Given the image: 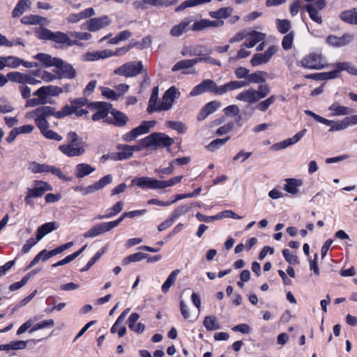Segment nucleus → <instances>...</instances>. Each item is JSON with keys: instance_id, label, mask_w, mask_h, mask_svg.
I'll list each match as a JSON object with an SVG mask.
<instances>
[{"instance_id": "obj_64", "label": "nucleus", "mask_w": 357, "mask_h": 357, "mask_svg": "<svg viewBox=\"0 0 357 357\" xmlns=\"http://www.w3.org/2000/svg\"><path fill=\"white\" fill-rule=\"evenodd\" d=\"M50 96H59L63 92L62 87L54 85L45 86Z\"/></svg>"}, {"instance_id": "obj_42", "label": "nucleus", "mask_w": 357, "mask_h": 357, "mask_svg": "<svg viewBox=\"0 0 357 357\" xmlns=\"http://www.w3.org/2000/svg\"><path fill=\"white\" fill-rule=\"evenodd\" d=\"M267 75V73L265 71H256L253 73L250 74L248 79L246 82H249V84L250 83H264L266 82L264 76Z\"/></svg>"}, {"instance_id": "obj_16", "label": "nucleus", "mask_w": 357, "mask_h": 357, "mask_svg": "<svg viewBox=\"0 0 357 357\" xmlns=\"http://www.w3.org/2000/svg\"><path fill=\"white\" fill-rule=\"evenodd\" d=\"M192 20L190 18H185L179 24L174 25L170 30V34L174 37H179L191 29L190 24Z\"/></svg>"}, {"instance_id": "obj_41", "label": "nucleus", "mask_w": 357, "mask_h": 357, "mask_svg": "<svg viewBox=\"0 0 357 357\" xmlns=\"http://www.w3.org/2000/svg\"><path fill=\"white\" fill-rule=\"evenodd\" d=\"M33 96L38 97V100L42 102V105H45L47 103H52L49 100V95L45 86H43L35 91L33 93Z\"/></svg>"}, {"instance_id": "obj_30", "label": "nucleus", "mask_w": 357, "mask_h": 357, "mask_svg": "<svg viewBox=\"0 0 357 357\" xmlns=\"http://www.w3.org/2000/svg\"><path fill=\"white\" fill-rule=\"evenodd\" d=\"M302 184L301 181L296 178L286 179V184L284 186V190L291 195H296L298 192V187Z\"/></svg>"}, {"instance_id": "obj_2", "label": "nucleus", "mask_w": 357, "mask_h": 357, "mask_svg": "<svg viewBox=\"0 0 357 357\" xmlns=\"http://www.w3.org/2000/svg\"><path fill=\"white\" fill-rule=\"evenodd\" d=\"M183 176H177L166 181H160L154 178L148 176H141L135 178L131 181V185H136L141 188H148L151 190L165 189L172 187L181 181Z\"/></svg>"}, {"instance_id": "obj_26", "label": "nucleus", "mask_w": 357, "mask_h": 357, "mask_svg": "<svg viewBox=\"0 0 357 357\" xmlns=\"http://www.w3.org/2000/svg\"><path fill=\"white\" fill-rule=\"evenodd\" d=\"M56 229L55 223L53 222L45 223L39 227L36 231V239L40 241L46 234Z\"/></svg>"}, {"instance_id": "obj_7", "label": "nucleus", "mask_w": 357, "mask_h": 357, "mask_svg": "<svg viewBox=\"0 0 357 357\" xmlns=\"http://www.w3.org/2000/svg\"><path fill=\"white\" fill-rule=\"evenodd\" d=\"M210 92L217 95H220V86L212 79H204L199 84L195 86L191 92L190 96H197L202 93Z\"/></svg>"}, {"instance_id": "obj_52", "label": "nucleus", "mask_w": 357, "mask_h": 357, "mask_svg": "<svg viewBox=\"0 0 357 357\" xmlns=\"http://www.w3.org/2000/svg\"><path fill=\"white\" fill-rule=\"evenodd\" d=\"M48 165L40 164L36 162H32L29 165V169L35 174L47 172Z\"/></svg>"}, {"instance_id": "obj_38", "label": "nucleus", "mask_w": 357, "mask_h": 357, "mask_svg": "<svg viewBox=\"0 0 357 357\" xmlns=\"http://www.w3.org/2000/svg\"><path fill=\"white\" fill-rule=\"evenodd\" d=\"M158 92V86H155L152 90L151 95L149 101V106L147 107V112L149 113H152L153 112L156 111V108L158 105H157Z\"/></svg>"}, {"instance_id": "obj_1", "label": "nucleus", "mask_w": 357, "mask_h": 357, "mask_svg": "<svg viewBox=\"0 0 357 357\" xmlns=\"http://www.w3.org/2000/svg\"><path fill=\"white\" fill-rule=\"evenodd\" d=\"M70 108L68 105H65L61 110L56 111V108L52 106L42 105L32 110L29 113L30 117L35 118V123L38 128H41L49 125L47 118L54 116L56 119H63L65 116L70 115Z\"/></svg>"}, {"instance_id": "obj_28", "label": "nucleus", "mask_w": 357, "mask_h": 357, "mask_svg": "<svg viewBox=\"0 0 357 357\" xmlns=\"http://www.w3.org/2000/svg\"><path fill=\"white\" fill-rule=\"evenodd\" d=\"M95 171V168L87 163L78 164L76 166L75 176L77 178H83Z\"/></svg>"}, {"instance_id": "obj_33", "label": "nucleus", "mask_w": 357, "mask_h": 357, "mask_svg": "<svg viewBox=\"0 0 357 357\" xmlns=\"http://www.w3.org/2000/svg\"><path fill=\"white\" fill-rule=\"evenodd\" d=\"M180 272L181 271L179 269H175L169 274L167 280L162 285L161 289L163 293L166 294L169 291L170 287L175 283L177 276Z\"/></svg>"}, {"instance_id": "obj_57", "label": "nucleus", "mask_w": 357, "mask_h": 357, "mask_svg": "<svg viewBox=\"0 0 357 357\" xmlns=\"http://www.w3.org/2000/svg\"><path fill=\"white\" fill-rule=\"evenodd\" d=\"M268 61L263 53H257L253 55L250 63L253 66H257L262 63H266Z\"/></svg>"}, {"instance_id": "obj_11", "label": "nucleus", "mask_w": 357, "mask_h": 357, "mask_svg": "<svg viewBox=\"0 0 357 357\" xmlns=\"http://www.w3.org/2000/svg\"><path fill=\"white\" fill-rule=\"evenodd\" d=\"M110 23L111 20L107 15L91 18L86 22V29L91 32L98 31L109 25Z\"/></svg>"}, {"instance_id": "obj_10", "label": "nucleus", "mask_w": 357, "mask_h": 357, "mask_svg": "<svg viewBox=\"0 0 357 357\" xmlns=\"http://www.w3.org/2000/svg\"><path fill=\"white\" fill-rule=\"evenodd\" d=\"M301 65L309 69H322L326 66L322 55L317 53H312L304 57Z\"/></svg>"}, {"instance_id": "obj_54", "label": "nucleus", "mask_w": 357, "mask_h": 357, "mask_svg": "<svg viewBox=\"0 0 357 357\" xmlns=\"http://www.w3.org/2000/svg\"><path fill=\"white\" fill-rule=\"evenodd\" d=\"M71 105H68L70 108V114H73V110L81 108L82 106L88 104V100L85 98H75L70 101Z\"/></svg>"}, {"instance_id": "obj_29", "label": "nucleus", "mask_w": 357, "mask_h": 357, "mask_svg": "<svg viewBox=\"0 0 357 357\" xmlns=\"http://www.w3.org/2000/svg\"><path fill=\"white\" fill-rule=\"evenodd\" d=\"M206 52V51L204 50L202 46L195 45L185 47L182 50L181 54L183 56H193L204 55Z\"/></svg>"}, {"instance_id": "obj_27", "label": "nucleus", "mask_w": 357, "mask_h": 357, "mask_svg": "<svg viewBox=\"0 0 357 357\" xmlns=\"http://www.w3.org/2000/svg\"><path fill=\"white\" fill-rule=\"evenodd\" d=\"M111 114L114 117L113 123L114 126L117 127L125 126L127 124L128 121H129L128 116L126 114L119 110L114 109L111 112Z\"/></svg>"}, {"instance_id": "obj_48", "label": "nucleus", "mask_w": 357, "mask_h": 357, "mask_svg": "<svg viewBox=\"0 0 357 357\" xmlns=\"http://www.w3.org/2000/svg\"><path fill=\"white\" fill-rule=\"evenodd\" d=\"M120 149L121 151L115 153V157L113 158L114 160H123L130 158L132 153L130 149V145H123Z\"/></svg>"}, {"instance_id": "obj_55", "label": "nucleus", "mask_w": 357, "mask_h": 357, "mask_svg": "<svg viewBox=\"0 0 357 357\" xmlns=\"http://www.w3.org/2000/svg\"><path fill=\"white\" fill-rule=\"evenodd\" d=\"M167 126L173 130L178 131L179 133H185L187 130V127L181 121H169L167 122Z\"/></svg>"}, {"instance_id": "obj_63", "label": "nucleus", "mask_w": 357, "mask_h": 357, "mask_svg": "<svg viewBox=\"0 0 357 357\" xmlns=\"http://www.w3.org/2000/svg\"><path fill=\"white\" fill-rule=\"evenodd\" d=\"M282 255L285 260L289 264L295 265L299 263L297 256L292 255L288 249L283 250Z\"/></svg>"}, {"instance_id": "obj_51", "label": "nucleus", "mask_w": 357, "mask_h": 357, "mask_svg": "<svg viewBox=\"0 0 357 357\" xmlns=\"http://www.w3.org/2000/svg\"><path fill=\"white\" fill-rule=\"evenodd\" d=\"M278 30L280 33H287L291 29V22L288 20H276Z\"/></svg>"}, {"instance_id": "obj_59", "label": "nucleus", "mask_w": 357, "mask_h": 357, "mask_svg": "<svg viewBox=\"0 0 357 357\" xmlns=\"http://www.w3.org/2000/svg\"><path fill=\"white\" fill-rule=\"evenodd\" d=\"M294 34L293 32H290L284 36L282 41V46L284 50H288L291 48L293 41H294Z\"/></svg>"}, {"instance_id": "obj_62", "label": "nucleus", "mask_w": 357, "mask_h": 357, "mask_svg": "<svg viewBox=\"0 0 357 357\" xmlns=\"http://www.w3.org/2000/svg\"><path fill=\"white\" fill-rule=\"evenodd\" d=\"M102 95L111 100H118L119 99L115 90L108 87H103L102 89Z\"/></svg>"}, {"instance_id": "obj_24", "label": "nucleus", "mask_w": 357, "mask_h": 357, "mask_svg": "<svg viewBox=\"0 0 357 357\" xmlns=\"http://www.w3.org/2000/svg\"><path fill=\"white\" fill-rule=\"evenodd\" d=\"M248 85L249 82H247L246 81H231L224 85L220 86V95H222L227 91L241 89Z\"/></svg>"}, {"instance_id": "obj_36", "label": "nucleus", "mask_w": 357, "mask_h": 357, "mask_svg": "<svg viewBox=\"0 0 357 357\" xmlns=\"http://www.w3.org/2000/svg\"><path fill=\"white\" fill-rule=\"evenodd\" d=\"M233 9L230 7H224L221 8L218 10L211 11L209 13V15L213 19H222V18H227L232 13Z\"/></svg>"}, {"instance_id": "obj_25", "label": "nucleus", "mask_w": 357, "mask_h": 357, "mask_svg": "<svg viewBox=\"0 0 357 357\" xmlns=\"http://www.w3.org/2000/svg\"><path fill=\"white\" fill-rule=\"evenodd\" d=\"M20 22L24 24H46L47 20L45 17L37 15H29L21 18Z\"/></svg>"}, {"instance_id": "obj_9", "label": "nucleus", "mask_w": 357, "mask_h": 357, "mask_svg": "<svg viewBox=\"0 0 357 357\" xmlns=\"http://www.w3.org/2000/svg\"><path fill=\"white\" fill-rule=\"evenodd\" d=\"M178 95L179 92L175 86L170 87L164 93L161 102L158 104L156 108V112L167 111L170 109Z\"/></svg>"}, {"instance_id": "obj_49", "label": "nucleus", "mask_w": 357, "mask_h": 357, "mask_svg": "<svg viewBox=\"0 0 357 357\" xmlns=\"http://www.w3.org/2000/svg\"><path fill=\"white\" fill-rule=\"evenodd\" d=\"M328 121H331V123L326 124V125L331 126V128L329 129V132L339 131V130H344L348 128L344 119L338 122H336L333 120H329V119H328Z\"/></svg>"}, {"instance_id": "obj_15", "label": "nucleus", "mask_w": 357, "mask_h": 357, "mask_svg": "<svg viewBox=\"0 0 357 357\" xmlns=\"http://www.w3.org/2000/svg\"><path fill=\"white\" fill-rule=\"evenodd\" d=\"M307 130L305 128L302 129L300 132H297L294 136L291 138L284 139L279 143H276L272 146V148L278 151L284 149L292 144L297 143L305 135Z\"/></svg>"}, {"instance_id": "obj_18", "label": "nucleus", "mask_w": 357, "mask_h": 357, "mask_svg": "<svg viewBox=\"0 0 357 357\" xmlns=\"http://www.w3.org/2000/svg\"><path fill=\"white\" fill-rule=\"evenodd\" d=\"M110 230H112V229L108 222L100 223L91 227L84 233V237L86 238H94Z\"/></svg>"}, {"instance_id": "obj_12", "label": "nucleus", "mask_w": 357, "mask_h": 357, "mask_svg": "<svg viewBox=\"0 0 357 357\" xmlns=\"http://www.w3.org/2000/svg\"><path fill=\"white\" fill-rule=\"evenodd\" d=\"M52 190V187L48 183L43 181H35L33 188H29L27 193L34 198H38L42 197L45 192L51 191Z\"/></svg>"}, {"instance_id": "obj_39", "label": "nucleus", "mask_w": 357, "mask_h": 357, "mask_svg": "<svg viewBox=\"0 0 357 357\" xmlns=\"http://www.w3.org/2000/svg\"><path fill=\"white\" fill-rule=\"evenodd\" d=\"M328 109L333 112V116H344L352 112L349 108L345 106H341L338 103H333L328 107Z\"/></svg>"}, {"instance_id": "obj_32", "label": "nucleus", "mask_w": 357, "mask_h": 357, "mask_svg": "<svg viewBox=\"0 0 357 357\" xmlns=\"http://www.w3.org/2000/svg\"><path fill=\"white\" fill-rule=\"evenodd\" d=\"M124 203L123 201L116 202L112 207L108 208L106 213L103 215H99V219L109 218L119 213L123 208Z\"/></svg>"}, {"instance_id": "obj_58", "label": "nucleus", "mask_w": 357, "mask_h": 357, "mask_svg": "<svg viewBox=\"0 0 357 357\" xmlns=\"http://www.w3.org/2000/svg\"><path fill=\"white\" fill-rule=\"evenodd\" d=\"M248 37H250V40L256 45L257 43L264 40L266 36L264 33L252 31L248 32Z\"/></svg>"}, {"instance_id": "obj_47", "label": "nucleus", "mask_w": 357, "mask_h": 357, "mask_svg": "<svg viewBox=\"0 0 357 357\" xmlns=\"http://www.w3.org/2000/svg\"><path fill=\"white\" fill-rule=\"evenodd\" d=\"M276 100V96L272 95L264 100L259 102L256 106L255 109L260 112L266 111L269 107L273 105Z\"/></svg>"}, {"instance_id": "obj_4", "label": "nucleus", "mask_w": 357, "mask_h": 357, "mask_svg": "<svg viewBox=\"0 0 357 357\" xmlns=\"http://www.w3.org/2000/svg\"><path fill=\"white\" fill-rule=\"evenodd\" d=\"M174 143L173 139L164 133L154 132L142 139V145L145 147L151 146H170Z\"/></svg>"}, {"instance_id": "obj_13", "label": "nucleus", "mask_w": 357, "mask_h": 357, "mask_svg": "<svg viewBox=\"0 0 357 357\" xmlns=\"http://www.w3.org/2000/svg\"><path fill=\"white\" fill-rule=\"evenodd\" d=\"M56 68V70L54 72H56L57 75H59V79H73L76 77L77 73L75 69L72 65L64 62L62 59L61 63H59Z\"/></svg>"}, {"instance_id": "obj_34", "label": "nucleus", "mask_w": 357, "mask_h": 357, "mask_svg": "<svg viewBox=\"0 0 357 357\" xmlns=\"http://www.w3.org/2000/svg\"><path fill=\"white\" fill-rule=\"evenodd\" d=\"M26 347V342L22 340L12 341L8 344H0V351L23 349Z\"/></svg>"}, {"instance_id": "obj_21", "label": "nucleus", "mask_w": 357, "mask_h": 357, "mask_svg": "<svg viewBox=\"0 0 357 357\" xmlns=\"http://www.w3.org/2000/svg\"><path fill=\"white\" fill-rule=\"evenodd\" d=\"M220 102L214 100L208 102L204 106L197 116L198 121L204 120L209 114L214 113L220 107Z\"/></svg>"}, {"instance_id": "obj_56", "label": "nucleus", "mask_w": 357, "mask_h": 357, "mask_svg": "<svg viewBox=\"0 0 357 357\" xmlns=\"http://www.w3.org/2000/svg\"><path fill=\"white\" fill-rule=\"evenodd\" d=\"M229 137H227L224 139H215L207 146V149L210 151H213L218 149L219 147L225 145V143L229 140Z\"/></svg>"}, {"instance_id": "obj_14", "label": "nucleus", "mask_w": 357, "mask_h": 357, "mask_svg": "<svg viewBox=\"0 0 357 357\" xmlns=\"http://www.w3.org/2000/svg\"><path fill=\"white\" fill-rule=\"evenodd\" d=\"M354 40V36L350 33H344L340 37L330 35L327 38V43L335 47H341L347 45Z\"/></svg>"}, {"instance_id": "obj_40", "label": "nucleus", "mask_w": 357, "mask_h": 357, "mask_svg": "<svg viewBox=\"0 0 357 357\" xmlns=\"http://www.w3.org/2000/svg\"><path fill=\"white\" fill-rule=\"evenodd\" d=\"M335 66L339 73L341 71L345 70L351 75H357V68L349 62L337 63Z\"/></svg>"}, {"instance_id": "obj_43", "label": "nucleus", "mask_w": 357, "mask_h": 357, "mask_svg": "<svg viewBox=\"0 0 357 357\" xmlns=\"http://www.w3.org/2000/svg\"><path fill=\"white\" fill-rule=\"evenodd\" d=\"M50 124L46 126H43L41 128H38L40 132L43 134L44 137L50 139H54L58 142L62 140V137L54 132L53 130H49Z\"/></svg>"}, {"instance_id": "obj_37", "label": "nucleus", "mask_w": 357, "mask_h": 357, "mask_svg": "<svg viewBox=\"0 0 357 357\" xmlns=\"http://www.w3.org/2000/svg\"><path fill=\"white\" fill-rule=\"evenodd\" d=\"M27 75L28 74L15 71L8 73L7 74V77L11 82L22 84V85H24L26 84Z\"/></svg>"}, {"instance_id": "obj_45", "label": "nucleus", "mask_w": 357, "mask_h": 357, "mask_svg": "<svg viewBox=\"0 0 357 357\" xmlns=\"http://www.w3.org/2000/svg\"><path fill=\"white\" fill-rule=\"evenodd\" d=\"M196 64V61L193 59H186L178 61L172 68V71H178L183 69L192 68Z\"/></svg>"}, {"instance_id": "obj_20", "label": "nucleus", "mask_w": 357, "mask_h": 357, "mask_svg": "<svg viewBox=\"0 0 357 357\" xmlns=\"http://www.w3.org/2000/svg\"><path fill=\"white\" fill-rule=\"evenodd\" d=\"M34 59L40 61L43 66L46 68L56 67L59 63H61V59L59 58L52 57L51 55L44 53H38L34 56Z\"/></svg>"}, {"instance_id": "obj_3", "label": "nucleus", "mask_w": 357, "mask_h": 357, "mask_svg": "<svg viewBox=\"0 0 357 357\" xmlns=\"http://www.w3.org/2000/svg\"><path fill=\"white\" fill-rule=\"evenodd\" d=\"M67 137L69 142L68 144L59 146L61 152L68 157L79 156L85 153L84 148L79 146L82 144V139L79 137L76 132H68Z\"/></svg>"}, {"instance_id": "obj_31", "label": "nucleus", "mask_w": 357, "mask_h": 357, "mask_svg": "<svg viewBox=\"0 0 357 357\" xmlns=\"http://www.w3.org/2000/svg\"><path fill=\"white\" fill-rule=\"evenodd\" d=\"M30 0H20L12 12V16L20 17L30 7Z\"/></svg>"}, {"instance_id": "obj_6", "label": "nucleus", "mask_w": 357, "mask_h": 357, "mask_svg": "<svg viewBox=\"0 0 357 357\" xmlns=\"http://www.w3.org/2000/svg\"><path fill=\"white\" fill-rule=\"evenodd\" d=\"M326 5V0H314L303 6V9L307 11L310 17L315 22L321 24L323 22L319 11Z\"/></svg>"}, {"instance_id": "obj_8", "label": "nucleus", "mask_w": 357, "mask_h": 357, "mask_svg": "<svg viewBox=\"0 0 357 357\" xmlns=\"http://www.w3.org/2000/svg\"><path fill=\"white\" fill-rule=\"evenodd\" d=\"M155 123V121H144L139 126L124 134L122 138L125 142H132L139 136L148 133L151 128L153 127Z\"/></svg>"}, {"instance_id": "obj_50", "label": "nucleus", "mask_w": 357, "mask_h": 357, "mask_svg": "<svg viewBox=\"0 0 357 357\" xmlns=\"http://www.w3.org/2000/svg\"><path fill=\"white\" fill-rule=\"evenodd\" d=\"M147 257V255L143 252H137L128 256L123 260V265H127L131 262L139 261Z\"/></svg>"}, {"instance_id": "obj_60", "label": "nucleus", "mask_w": 357, "mask_h": 357, "mask_svg": "<svg viewBox=\"0 0 357 357\" xmlns=\"http://www.w3.org/2000/svg\"><path fill=\"white\" fill-rule=\"evenodd\" d=\"M144 2L156 7H168L174 3L169 0H144Z\"/></svg>"}, {"instance_id": "obj_35", "label": "nucleus", "mask_w": 357, "mask_h": 357, "mask_svg": "<svg viewBox=\"0 0 357 357\" xmlns=\"http://www.w3.org/2000/svg\"><path fill=\"white\" fill-rule=\"evenodd\" d=\"M340 17L344 22L357 25V12L356 9L341 13Z\"/></svg>"}, {"instance_id": "obj_44", "label": "nucleus", "mask_w": 357, "mask_h": 357, "mask_svg": "<svg viewBox=\"0 0 357 357\" xmlns=\"http://www.w3.org/2000/svg\"><path fill=\"white\" fill-rule=\"evenodd\" d=\"M22 62V59L14 56H3V63L6 67L17 68Z\"/></svg>"}, {"instance_id": "obj_19", "label": "nucleus", "mask_w": 357, "mask_h": 357, "mask_svg": "<svg viewBox=\"0 0 357 357\" xmlns=\"http://www.w3.org/2000/svg\"><path fill=\"white\" fill-rule=\"evenodd\" d=\"M107 105L108 104L104 102H91L89 105L90 107H93V108L96 109H99L96 112H95L93 114L92 120L96 121L105 119L108 114Z\"/></svg>"}, {"instance_id": "obj_23", "label": "nucleus", "mask_w": 357, "mask_h": 357, "mask_svg": "<svg viewBox=\"0 0 357 357\" xmlns=\"http://www.w3.org/2000/svg\"><path fill=\"white\" fill-rule=\"evenodd\" d=\"M52 40L61 44H66L68 46L79 45L77 40H73L65 33L61 31L53 32Z\"/></svg>"}, {"instance_id": "obj_46", "label": "nucleus", "mask_w": 357, "mask_h": 357, "mask_svg": "<svg viewBox=\"0 0 357 357\" xmlns=\"http://www.w3.org/2000/svg\"><path fill=\"white\" fill-rule=\"evenodd\" d=\"M203 324L208 331H215L220 328V325L215 317H206Z\"/></svg>"}, {"instance_id": "obj_53", "label": "nucleus", "mask_w": 357, "mask_h": 357, "mask_svg": "<svg viewBox=\"0 0 357 357\" xmlns=\"http://www.w3.org/2000/svg\"><path fill=\"white\" fill-rule=\"evenodd\" d=\"M191 208L192 205H184L178 206L174 211V212L171 215V218L174 220L175 219L179 217L185 215L187 213L189 212Z\"/></svg>"}, {"instance_id": "obj_61", "label": "nucleus", "mask_w": 357, "mask_h": 357, "mask_svg": "<svg viewBox=\"0 0 357 357\" xmlns=\"http://www.w3.org/2000/svg\"><path fill=\"white\" fill-rule=\"evenodd\" d=\"M76 190H78L79 192H80L82 193V195H86L91 194V193H93L94 192L98 191L100 189L96 182L93 185H89L86 187H82V186L77 187Z\"/></svg>"}, {"instance_id": "obj_5", "label": "nucleus", "mask_w": 357, "mask_h": 357, "mask_svg": "<svg viewBox=\"0 0 357 357\" xmlns=\"http://www.w3.org/2000/svg\"><path fill=\"white\" fill-rule=\"evenodd\" d=\"M142 70L141 61H130L115 69L114 73L126 77H132L142 73Z\"/></svg>"}, {"instance_id": "obj_17", "label": "nucleus", "mask_w": 357, "mask_h": 357, "mask_svg": "<svg viewBox=\"0 0 357 357\" xmlns=\"http://www.w3.org/2000/svg\"><path fill=\"white\" fill-rule=\"evenodd\" d=\"M224 22L222 20H201L194 22L191 26L192 31H202L208 27H220L223 26Z\"/></svg>"}, {"instance_id": "obj_22", "label": "nucleus", "mask_w": 357, "mask_h": 357, "mask_svg": "<svg viewBox=\"0 0 357 357\" xmlns=\"http://www.w3.org/2000/svg\"><path fill=\"white\" fill-rule=\"evenodd\" d=\"M236 99L249 104H254L259 100L257 96V90L253 89H249L242 91L236 96Z\"/></svg>"}]
</instances>
